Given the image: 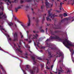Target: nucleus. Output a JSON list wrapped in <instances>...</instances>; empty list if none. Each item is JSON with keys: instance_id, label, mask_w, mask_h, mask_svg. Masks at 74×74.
Returning a JSON list of instances; mask_svg holds the SVG:
<instances>
[{"instance_id": "52", "label": "nucleus", "mask_w": 74, "mask_h": 74, "mask_svg": "<svg viewBox=\"0 0 74 74\" xmlns=\"http://www.w3.org/2000/svg\"><path fill=\"white\" fill-rule=\"evenodd\" d=\"M66 20H70V19H69V18H66Z\"/></svg>"}, {"instance_id": "18", "label": "nucleus", "mask_w": 74, "mask_h": 74, "mask_svg": "<svg viewBox=\"0 0 74 74\" xmlns=\"http://www.w3.org/2000/svg\"><path fill=\"white\" fill-rule=\"evenodd\" d=\"M54 28L55 29H61V26H58V27H54Z\"/></svg>"}, {"instance_id": "41", "label": "nucleus", "mask_w": 74, "mask_h": 74, "mask_svg": "<svg viewBox=\"0 0 74 74\" xmlns=\"http://www.w3.org/2000/svg\"><path fill=\"white\" fill-rule=\"evenodd\" d=\"M20 2L21 3H23V2H24V1H22V0H21V1Z\"/></svg>"}, {"instance_id": "19", "label": "nucleus", "mask_w": 74, "mask_h": 74, "mask_svg": "<svg viewBox=\"0 0 74 74\" xmlns=\"http://www.w3.org/2000/svg\"><path fill=\"white\" fill-rule=\"evenodd\" d=\"M36 42H37V47H39V46L38 45L39 44H40V42H38V40H36Z\"/></svg>"}, {"instance_id": "50", "label": "nucleus", "mask_w": 74, "mask_h": 74, "mask_svg": "<svg viewBox=\"0 0 74 74\" xmlns=\"http://www.w3.org/2000/svg\"><path fill=\"white\" fill-rule=\"evenodd\" d=\"M46 60H47V64H48V62H49V60H48V59H46Z\"/></svg>"}, {"instance_id": "40", "label": "nucleus", "mask_w": 74, "mask_h": 74, "mask_svg": "<svg viewBox=\"0 0 74 74\" xmlns=\"http://www.w3.org/2000/svg\"><path fill=\"white\" fill-rule=\"evenodd\" d=\"M15 26L16 28H17V26L16 24H15Z\"/></svg>"}, {"instance_id": "42", "label": "nucleus", "mask_w": 74, "mask_h": 74, "mask_svg": "<svg viewBox=\"0 0 74 74\" xmlns=\"http://www.w3.org/2000/svg\"><path fill=\"white\" fill-rule=\"evenodd\" d=\"M42 27H43V26H42L40 27V30H42L41 29H42Z\"/></svg>"}, {"instance_id": "28", "label": "nucleus", "mask_w": 74, "mask_h": 74, "mask_svg": "<svg viewBox=\"0 0 74 74\" xmlns=\"http://www.w3.org/2000/svg\"><path fill=\"white\" fill-rule=\"evenodd\" d=\"M32 10L33 11L32 12H33V14L34 15L35 14H36L35 13V12L33 11V8H32Z\"/></svg>"}, {"instance_id": "31", "label": "nucleus", "mask_w": 74, "mask_h": 74, "mask_svg": "<svg viewBox=\"0 0 74 74\" xmlns=\"http://www.w3.org/2000/svg\"><path fill=\"white\" fill-rule=\"evenodd\" d=\"M44 5H42V6L41 7V8L42 9V11H43L42 10V9L44 8Z\"/></svg>"}, {"instance_id": "64", "label": "nucleus", "mask_w": 74, "mask_h": 74, "mask_svg": "<svg viewBox=\"0 0 74 74\" xmlns=\"http://www.w3.org/2000/svg\"><path fill=\"white\" fill-rule=\"evenodd\" d=\"M32 42V41L31 40L29 41V42Z\"/></svg>"}, {"instance_id": "24", "label": "nucleus", "mask_w": 74, "mask_h": 74, "mask_svg": "<svg viewBox=\"0 0 74 74\" xmlns=\"http://www.w3.org/2000/svg\"><path fill=\"white\" fill-rule=\"evenodd\" d=\"M47 45H48L47 47H49V48H51V47L52 45H50V44H48V43H47Z\"/></svg>"}, {"instance_id": "15", "label": "nucleus", "mask_w": 74, "mask_h": 74, "mask_svg": "<svg viewBox=\"0 0 74 74\" xmlns=\"http://www.w3.org/2000/svg\"><path fill=\"white\" fill-rule=\"evenodd\" d=\"M61 32H62L61 30H58L55 31V32H54L53 33H60Z\"/></svg>"}, {"instance_id": "14", "label": "nucleus", "mask_w": 74, "mask_h": 74, "mask_svg": "<svg viewBox=\"0 0 74 74\" xmlns=\"http://www.w3.org/2000/svg\"><path fill=\"white\" fill-rule=\"evenodd\" d=\"M64 4V3H62V2H61V3H60V10H61L62 8L63 9V8L62 7V4Z\"/></svg>"}, {"instance_id": "56", "label": "nucleus", "mask_w": 74, "mask_h": 74, "mask_svg": "<svg viewBox=\"0 0 74 74\" xmlns=\"http://www.w3.org/2000/svg\"><path fill=\"white\" fill-rule=\"evenodd\" d=\"M47 28H46V32H47Z\"/></svg>"}, {"instance_id": "2", "label": "nucleus", "mask_w": 74, "mask_h": 74, "mask_svg": "<svg viewBox=\"0 0 74 74\" xmlns=\"http://www.w3.org/2000/svg\"><path fill=\"white\" fill-rule=\"evenodd\" d=\"M52 8H51L50 10L48 11V17H47V21H51V19H50L49 17L51 16V18L52 19H54L55 16H58V15H55L54 14H51V10H52Z\"/></svg>"}, {"instance_id": "60", "label": "nucleus", "mask_w": 74, "mask_h": 74, "mask_svg": "<svg viewBox=\"0 0 74 74\" xmlns=\"http://www.w3.org/2000/svg\"><path fill=\"white\" fill-rule=\"evenodd\" d=\"M17 22H18L21 23V22H20L18 20H17Z\"/></svg>"}, {"instance_id": "22", "label": "nucleus", "mask_w": 74, "mask_h": 74, "mask_svg": "<svg viewBox=\"0 0 74 74\" xmlns=\"http://www.w3.org/2000/svg\"><path fill=\"white\" fill-rule=\"evenodd\" d=\"M36 22L38 23V22H39V19H38V17H37L36 18Z\"/></svg>"}, {"instance_id": "51", "label": "nucleus", "mask_w": 74, "mask_h": 74, "mask_svg": "<svg viewBox=\"0 0 74 74\" xmlns=\"http://www.w3.org/2000/svg\"><path fill=\"white\" fill-rule=\"evenodd\" d=\"M53 65H52V66H51V69H53Z\"/></svg>"}, {"instance_id": "26", "label": "nucleus", "mask_w": 74, "mask_h": 74, "mask_svg": "<svg viewBox=\"0 0 74 74\" xmlns=\"http://www.w3.org/2000/svg\"><path fill=\"white\" fill-rule=\"evenodd\" d=\"M63 15L65 17L66 16H68V15L66 13H64Z\"/></svg>"}, {"instance_id": "10", "label": "nucleus", "mask_w": 74, "mask_h": 74, "mask_svg": "<svg viewBox=\"0 0 74 74\" xmlns=\"http://www.w3.org/2000/svg\"><path fill=\"white\" fill-rule=\"evenodd\" d=\"M23 5H21V6H20L18 7H15V11L16 12H17L19 8H21V7H23Z\"/></svg>"}, {"instance_id": "17", "label": "nucleus", "mask_w": 74, "mask_h": 74, "mask_svg": "<svg viewBox=\"0 0 74 74\" xmlns=\"http://www.w3.org/2000/svg\"><path fill=\"white\" fill-rule=\"evenodd\" d=\"M33 36L34 37H33V39H34L35 38H36V39H37V37L38 36V35L37 34H36L35 35L34 34Z\"/></svg>"}, {"instance_id": "35", "label": "nucleus", "mask_w": 74, "mask_h": 74, "mask_svg": "<svg viewBox=\"0 0 74 74\" xmlns=\"http://www.w3.org/2000/svg\"><path fill=\"white\" fill-rule=\"evenodd\" d=\"M5 1H8V2H9L10 3V4H11V1H10V0H6Z\"/></svg>"}, {"instance_id": "57", "label": "nucleus", "mask_w": 74, "mask_h": 74, "mask_svg": "<svg viewBox=\"0 0 74 74\" xmlns=\"http://www.w3.org/2000/svg\"><path fill=\"white\" fill-rule=\"evenodd\" d=\"M56 59V58H55V60H54V61H53L54 62H55Z\"/></svg>"}, {"instance_id": "47", "label": "nucleus", "mask_w": 74, "mask_h": 74, "mask_svg": "<svg viewBox=\"0 0 74 74\" xmlns=\"http://www.w3.org/2000/svg\"><path fill=\"white\" fill-rule=\"evenodd\" d=\"M70 70H68V71H67V73H70Z\"/></svg>"}, {"instance_id": "11", "label": "nucleus", "mask_w": 74, "mask_h": 74, "mask_svg": "<svg viewBox=\"0 0 74 74\" xmlns=\"http://www.w3.org/2000/svg\"><path fill=\"white\" fill-rule=\"evenodd\" d=\"M31 58L32 59H33V62H34L33 64H35L36 63V61L35 60V57L34 56H31Z\"/></svg>"}, {"instance_id": "45", "label": "nucleus", "mask_w": 74, "mask_h": 74, "mask_svg": "<svg viewBox=\"0 0 74 74\" xmlns=\"http://www.w3.org/2000/svg\"><path fill=\"white\" fill-rule=\"evenodd\" d=\"M56 11L58 12H61V11H58V10H56Z\"/></svg>"}, {"instance_id": "61", "label": "nucleus", "mask_w": 74, "mask_h": 74, "mask_svg": "<svg viewBox=\"0 0 74 74\" xmlns=\"http://www.w3.org/2000/svg\"><path fill=\"white\" fill-rule=\"evenodd\" d=\"M16 0H14V2H15V3H16Z\"/></svg>"}, {"instance_id": "21", "label": "nucleus", "mask_w": 74, "mask_h": 74, "mask_svg": "<svg viewBox=\"0 0 74 74\" xmlns=\"http://www.w3.org/2000/svg\"><path fill=\"white\" fill-rule=\"evenodd\" d=\"M43 19H42V23H43V22L45 20V16H44V15H43Z\"/></svg>"}, {"instance_id": "20", "label": "nucleus", "mask_w": 74, "mask_h": 74, "mask_svg": "<svg viewBox=\"0 0 74 74\" xmlns=\"http://www.w3.org/2000/svg\"><path fill=\"white\" fill-rule=\"evenodd\" d=\"M71 51V56H73L74 53V50L72 49V51Z\"/></svg>"}, {"instance_id": "29", "label": "nucleus", "mask_w": 74, "mask_h": 74, "mask_svg": "<svg viewBox=\"0 0 74 74\" xmlns=\"http://www.w3.org/2000/svg\"><path fill=\"white\" fill-rule=\"evenodd\" d=\"M59 16H60L61 18H63V15L62 14H60L59 15Z\"/></svg>"}, {"instance_id": "55", "label": "nucleus", "mask_w": 74, "mask_h": 74, "mask_svg": "<svg viewBox=\"0 0 74 74\" xmlns=\"http://www.w3.org/2000/svg\"><path fill=\"white\" fill-rule=\"evenodd\" d=\"M34 45H35V46H36V44L35 42H34Z\"/></svg>"}, {"instance_id": "37", "label": "nucleus", "mask_w": 74, "mask_h": 74, "mask_svg": "<svg viewBox=\"0 0 74 74\" xmlns=\"http://www.w3.org/2000/svg\"><path fill=\"white\" fill-rule=\"evenodd\" d=\"M40 31L41 32H44L45 30H43V29H42L41 30H40Z\"/></svg>"}, {"instance_id": "33", "label": "nucleus", "mask_w": 74, "mask_h": 74, "mask_svg": "<svg viewBox=\"0 0 74 74\" xmlns=\"http://www.w3.org/2000/svg\"><path fill=\"white\" fill-rule=\"evenodd\" d=\"M37 59L40 60H42V58H39V57L37 58Z\"/></svg>"}, {"instance_id": "8", "label": "nucleus", "mask_w": 74, "mask_h": 74, "mask_svg": "<svg viewBox=\"0 0 74 74\" xmlns=\"http://www.w3.org/2000/svg\"><path fill=\"white\" fill-rule=\"evenodd\" d=\"M3 12H2L1 13V12H0V19H4V18H7V16L5 14H4L2 16H1V15H2L3 14Z\"/></svg>"}, {"instance_id": "25", "label": "nucleus", "mask_w": 74, "mask_h": 74, "mask_svg": "<svg viewBox=\"0 0 74 74\" xmlns=\"http://www.w3.org/2000/svg\"><path fill=\"white\" fill-rule=\"evenodd\" d=\"M56 47H52L51 48V49H52L53 50H56Z\"/></svg>"}, {"instance_id": "63", "label": "nucleus", "mask_w": 74, "mask_h": 74, "mask_svg": "<svg viewBox=\"0 0 74 74\" xmlns=\"http://www.w3.org/2000/svg\"><path fill=\"white\" fill-rule=\"evenodd\" d=\"M2 49H1V47H0V50H1Z\"/></svg>"}, {"instance_id": "30", "label": "nucleus", "mask_w": 74, "mask_h": 74, "mask_svg": "<svg viewBox=\"0 0 74 74\" xmlns=\"http://www.w3.org/2000/svg\"><path fill=\"white\" fill-rule=\"evenodd\" d=\"M22 70L24 74H27L26 72L25 71V70Z\"/></svg>"}, {"instance_id": "43", "label": "nucleus", "mask_w": 74, "mask_h": 74, "mask_svg": "<svg viewBox=\"0 0 74 74\" xmlns=\"http://www.w3.org/2000/svg\"><path fill=\"white\" fill-rule=\"evenodd\" d=\"M27 69H29V66H28V65H27Z\"/></svg>"}, {"instance_id": "7", "label": "nucleus", "mask_w": 74, "mask_h": 74, "mask_svg": "<svg viewBox=\"0 0 74 74\" xmlns=\"http://www.w3.org/2000/svg\"><path fill=\"white\" fill-rule=\"evenodd\" d=\"M57 55H59V56L58 57H60V56H62L63 55V53L61 52H59L58 53V52H57L56 54L54 56H55L56 58H58V56Z\"/></svg>"}, {"instance_id": "46", "label": "nucleus", "mask_w": 74, "mask_h": 74, "mask_svg": "<svg viewBox=\"0 0 74 74\" xmlns=\"http://www.w3.org/2000/svg\"><path fill=\"white\" fill-rule=\"evenodd\" d=\"M51 34H53V35H54V34H54V33H53V32H51Z\"/></svg>"}, {"instance_id": "58", "label": "nucleus", "mask_w": 74, "mask_h": 74, "mask_svg": "<svg viewBox=\"0 0 74 74\" xmlns=\"http://www.w3.org/2000/svg\"><path fill=\"white\" fill-rule=\"evenodd\" d=\"M1 10H3V7L2 8Z\"/></svg>"}, {"instance_id": "1", "label": "nucleus", "mask_w": 74, "mask_h": 74, "mask_svg": "<svg viewBox=\"0 0 74 74\" xmlns=\"http://www.w3.org/2000/svg\"><path fill=\"white\" fill-rule=\"evenodd\" d=\"M62 42L63 44L68 48H70V47L68 46H71V47L74 46V45L71 44L70 41L68 40L66 38L65 40H63Z\"/></svg>"}, {"instance_id": "39", "label": "nucleus", "mask_w": 74, "mask_h": 74, "mask_svg": "<svg viewBox=\"0 0 74 74\" xmlns=\"http://www.w3.org/2000/svg\"><path fill=\"white\" fill-rule=\"evenodd\" d=\"M41 67L42 68H43V67H44V64H42V65H41Z\"/></svg>"}, {"instance_id": "5", "label": "nucleus", "mask_w": 74, "mask_h": 74, "mask_svg": "<svg viewBox=\"0 0 74 74\" xmlns=\"http://www.w3.org/2000/svg\"><path fill=\"white\" fill-rule=\"evenodd\" d=\"M50 37L51 40H52L53 39H56L57 40H62V39H61L59 36H57L56 35H55L54 36H50Z\"/></svg>"}, {"instance_id": "34", "label": "nucleus", "mask_w": 74, "mask_h": 74, "mask_svg": "<svg viewBox=\"0 0 74 74\" xmlns=\"http://www.w3.org/2000/svg\"><path fill=\"white\" fill-rule=\"evenodd\" d=\"M59 71H60V72H63L64 71L63 70H59Z\"/></svg>"}, {"instance_id": "38", "label": "nucleus", "mask_w": 74, "mask_h": 74, "mask_svg": "<svg viewBox=\"0 0 74 74\" xmlns=\"http://www.w3.org/2000/svg\"><path fill=\"white\" fill-rule=\"evenodd\" d=\"M32 0H27V2H29V1H31Z\"/></svg>"}, {"instance_id": "12", "label": "nucleus", "mask_w": 74, "mask_h": 74, "mask_svg": "<svg viewBox=\"0 0 74 74\" xmlns=\"http://www.w3.org/2000/svg\"><path fill=\"white\" fill-rule=\"evenodd\" d=\"M27 16L28 19V26H29L30 24V22H31L30 19V17L29 15H27Z\"/></svg>"}, {"instance_id": "4", "label": "nucleus", "mask_w": 74, "mask_h": 74, "mask_svg": "<svg viewBox=\"0 0 74 74\" xmlns=\"http://www.w3.org/2000/svg\"><path fill=\"white\" fill-rule=\"evenodd\" d=\"M36 69L37 73H38L39 69H38V66L36 67H33V70H30V72L31 74H33L35 73Z\"/></svg>"}, {"instance_id": "9", "label": "nucleus", "mask_w": 74, "mask_h": 74, "mask_svg": "<svg viewBox=\"0 0 74 74\" xmlns=\"http://www.w3.org/2000/svg\"><path fill=\"white\" fill-rule=\"evenodd\" d=\"M14 38L13 40V41H15L18 40V35L17 33H14Z\"/></svg>"}, {"instance_id": "54", "label": "nucleus", "mask_w": 74, "mask_h": 74, "mask_svg": "<svg viewBox=\"0 0 74 74\" xmlns=\"http://www.w3.org/2000/svg\"><path fill=\"white\" fill-rule=\"evenodd\" d=\"M9 40L10 41H11V40H12V39H11V38H9Z\"/></svg>"}, {"instance_id": "49", "label": "nucleus", "mask_w": 74, "mask_h": 74, "mask_svg": "<svg viewBox=\"0 0 74 74\" xmlns=\"http://www.w3.org/2000/svg\"><path fill=\"white\" fill-rule=\"evenodd\" d=\"M49 39H48V38H47V40H46V41H49Z\"/></svg>"}, {"instance_id": "44", "label": "nucleus", "mask_w": 74, "mask_h": 74, "mask_svg": "<svg viewBox=\"0 0 74 74\" xmlns=\"http://www.w3.org/2000/svg\"><path fill=\"white\" fill-rule=\"evenodd\" d=\"M2 4V2H0V4ZM1 8V6H0V9Z\"/></svg>"}, {"instance_id": "48", "label": "nucleus", "mask_w": 74, "mask_h": 74, "mask_svg": "<svg viewBox=\"0 0 74 74\" xmlns=\"http://www.w3.org/2000/svg\"><path fill=\"white\" fill-rule=\"evenodd\" d=\"M25 7L26 8H29V7L28 6H26Z\"/></svg>"}, {"instance_id": "27", "label": "nucleus", "mask_w": 74, "mask_h": 74, "mask_svg": "<svg viewBox=\"0 0 74 74\" xmlns=\"http://www.w3.org/2000/svg\"><path fill=\"white\" fill-rule=\"evenodd\" d=\"M13 23H9V25L10 26H11L12 25H13Z\"/></svg>"}, {"instance_id": "53", "label": "nucleus", "mask_w": 74, "mask_h": 74, "mask_svg": "<svg viewBox=\"0 0 74 74\" xmlns=\"http://www.w3.org/2000/svg\"><path fill=\"white\" fill-rule=\"evenodd\" d=\"M58 74H60V71H59V70H58Z\"/></svg>"}, {"instance_id": "13", "label": "nucleus", "mask_w": 74, "mask_h": 74, "mask_svg": "<svg viewBox=\"0 0 74 74\" xmlns=\"http://www.w3.org/2000/svg\"><path fill=\"white\" fill-rule=\"evenodd\" d=\"M0 67L1 69H2V71H3V73H5V74H6V71H5V69L3 68V67H2V66H1V64H0Z\"/></svg>"}, {"instance_id": "23", "label": "nucleus", "mask_w": 74, "mask_h": 74, "mask_svg": "<svg viewBox=\"0 0 74 74\" xmlns=\"http://www.w3.org/2000/svg\"><path fill=\"white\" fill-rule=\"evenodd\" d=\"M48 53L49 55H50V58H52V56H51V52H49V51H48Z\"/></svg>"}, {"instance_id": "59", "label": "nucleus", "mask_w": 74, "mask_h": 74, "mask_svg": "<svg viewBox=\"0 0 74 74\" xmlns=\"http://www.w3.org/2000/svg\"><path fill=\"white\" fill-rule=\"evenodd\" d=\"M19 44H20V45L21 44V41L20 42Z\"/></svg>"}, {"instance_id": "16", "label": "nucleus", "mask_w": 74, "mask_h": 74, "mask_svg": "<svg viewBox=\"0 0 74 74\" xmlns=\"http://www.w3.org/2000/svg\"><path fill=\"white\" fill-rule=\"evenodd\" d=\"M64 19H62L61 21V22H59V24L60 25H61V24H62V23L63 22H64Z\"/></svg>"}, {"instance_id": "36", "label": "nucleus", "mask_w": 74, "mask_h": 74, "mask_svg": "<svg viewBox=\"0 0 74 74\" xmlns=\"http://www.w3.org/2000/svg\"><path fill=\"white\" fill-rule=\"evenodd\" d=\"M41 40V38H39L38 40V42H39Z\"/></svg>"}, {"instance_id": "3", "label": "nucleus", "mask_w": 74, "mask_h": 74, "mask_svg": "<svg viewBox=\"0 0 74 74\" xmlns=\"http://www.w3.org/2000/svg\"><path fill=\"white\" fill-rule=\"evenodd\" d=\"M50 0L52 1V3H49L47 1V0H45V4L47 8H48V7L51 8L53 6V1L54 2V0Z\"/></svg>"}, {"instance_id": "62", "label": "nucleus", "mask_w": 74, "mask_h": 74, "mask_svg": "<svg viewBox=\"0 0 74 74\" xmlns=\"http://www.w3.org/2000/svg\"><path fill=\"white\" fill-rule=\"evenodd\" d=\"M65 1H67V0H64V1H63V2H64Z\"/></svg>"}, {"instance_id": "6", "label": "nucleus", "mask_w": 74, "mask_h": 74, "mask_svg": "<svg viewBox=\"0 0 74 74\" xmlns=\"http://www.w3.org/2000/svg\"><path fill=\"white\" fill-rule=\"evenodd\" d=\"M18 47L19 49H18V48L17 47L16 44H14V48L16 49V51H18L21 53H22L23 52L22 51H21L20 50V49H21L20 46V45H18Z\"/></svg>"}, {"instance_id": "32", "label": "nucleus", "mask_w": 74, "mask_h": 74, "mask_svg": "<svg viewBox=\"0 0 74 74\" xmlns=\"http://www.w3.org/2000/svg\"><path fill=\"white\" fill-rule=\"evenodd\" d=\"M21 26H23V27H24V28L25 27H27V26H25V25H23L22 24H21Z\"/></svg>"}]
</instances>
